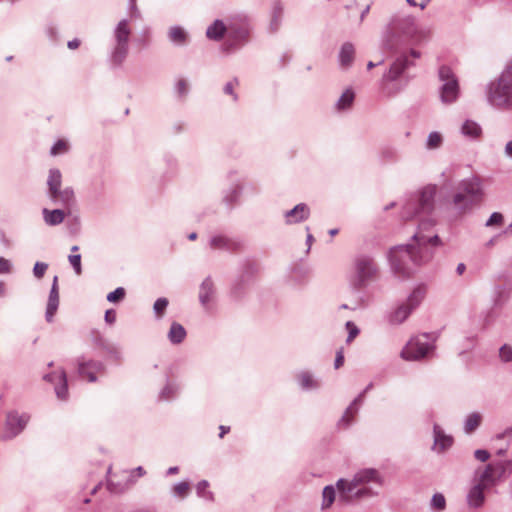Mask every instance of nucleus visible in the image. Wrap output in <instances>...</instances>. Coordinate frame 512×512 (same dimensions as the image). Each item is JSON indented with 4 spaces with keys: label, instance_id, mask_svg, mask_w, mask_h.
Segmentation results:
<instances>
[{
    "label": "nucleus",
    "instance_id": "38",
    "mask_svg": "<svg viewBox=\"0 0 512 512\" xmlns=\"http://www.w3.org/2000/svg\"><path fill=\"white\" fill-rule=\"evenodd\" d=\"M322 508H329L336 499V490L334 486L328 485L323 489Z\"/></svg>",
    "mask_w": 512,
    "mask_h": 512
},
{
    "label": "nucleus",
    "instance_id": "45",
    "mask_svg": "<svg viewBox=\"0 0 512 512\" xmlns=\"http://www.w3.org/2000/svg\"><path fill=\"white\" fill-rule=\"evenodd\" d=\"M431 507L436 511H443L446 507L444 495L441 493H435L431 499Z\"/></svg>",
    "mask_w": 512,
    "mask_h": 512
},
{
    "label": "nucleus",
    "instance_id": "48",
    "mask_svg": "<svg viewBox=\"0 0 512 512\" xmlns=\"http://www.w3.org/2000/svg\"><path fill=\"white\" fill-rule=\"evenodd\" d=\"M125 294V289L123 287H118L107 295V300L112 303H118L124 299Z\"/></svg>",
    "mask_w": 512,
    "mask_h": 512
},
{
    "label": "nucleus",
    "instance_id": "39",
    "mask_svg": "<svg viewBox=\"0 0 512 512\" xmlns=\"http://www.w3.org/2000/svg\"><path fill=\"white\" fill-rule=\"evenodd\" d=\"M209 483L206 480H201L196 486L197 495L207 501H213L214 495L208 490Z\"/></svg>",
    "mask_w": 512,
    "mask_h": 512
},
{
    "label": "nucleus",
    "instance_id": "15",
    "mask_svg": "<svg viewBox=\"0 0 512 512\" xmlns=\"http://www.w3.org/2000/svg\"><path fill=\"white\" fill-rule=\"evenodd\" d=\"M59 306V288H58V276H54L51 290L48 297L45 318L47 322H52L53 317Z\"/></svg>",
    "mask_w": 512,
    "mask_h": 512
},
{
    "label": "nucleus",
    "instance_id": "13",
    "mask_svg": "<svg viewBox=\"0 0 512 512\" xmlns=\"http://www.w3.org/2000/svg\"><path fill=\"white\" fill-rule=\"evenodd\" d=\"M105 366L99 361H84L78 360V373L82 378H87L89 382H95L97 380L95 374L102 373Z\"/></svg>",
    "mask_w": 512,
    "mask_h": 512
},
{
    "label": "nucleus",
    "instance_id": "56",
    "mask_svg": "<svg viewBox=\"0 0 512 512\" xmlns=\"http://www.w3.org/2000/svg\"><path fill=\"white\" fill-rule=\"evenodd\" d=\"M11 271V263L9 260L0 257V274L9 273Z\"/></svg>",
    "mask_w": 512,
    "mask_h": 512
},
{
    "label": "nucleus",
    "instance_id": "59",
    "mask_svg": "<svg viewBox=\"0 0 512 512\" xmlns=\"http://www.w3.org/2000/svg\"><path fill=\"white\" fill-rule=\"evenodd\" d=\"M366 305H367L366 300H365L364 298H360V299L357 301V303H356V305H355V306L350 307V306H348L347 304H342V305L340 306V309H351V310H355V309H357V308H359V307H364V306H366Z\"/></svg>",
    "mask_w": 512,
    "mask_h": 512
},
{
    "label": "nucleus",
    "instance_id": "2",
    "mask_svg": "<svg viewBox=\"0 0 512 512\" xmlns=\"http://www.w3.org/2000/svg\"><path fill=\"white\" fill-rule=\"evenodd\" d=\"M382 484L379 472L373 468L359 470L352 479L341 478L336 482L338 501L351 503L375 495L373 486Z\"/></svg>",
    "mask_w": 512,
    "mask_h": 512
},
{
    "label": "nucleus",
    "instance_id": "43",
    "mask_svg": "<svg viewBox=\"0 0 512 512\" xmlns=\"http://www.w3.org/2000/svg\"><path fill=\"white\" fill-rule=\"evenodd\" d=\"M499 359L502 363H511L512 362V346L509 344H503L499 348L498 353Z\"/></svg>",
    "mask_w": 512,
    "mask_h": 512
},
{
    "label": "nucleus",
    "instance_id": "64",
    "mask_svg": "<svg viewBox=\"0 0 512 512\" xmlns=\"http://www.w3.org/2000/svg\"><path fill=\"white\" fill-rule=\"evenodd\" d=\"M465 269H466L465 264H464V263H459V264L457 265L456 272H457L459 275H461V274H463V273H464Z\"/></svg>",
    "mask_w": 512,
    "mask_h": 512
},
{
    "label": "nucleus",
    "instance_id": "51",
    "mask_svg": "<svg viewBox=\"0 0 512 512\" xmlns=\"http://www.w3.org/2000/svg\"><path fill=\"white\" fill-rule=\"evenodd\" d=\"M102 348L110 354L114 359L119 360L121 358V352L118 347L111 343H105L103 342L101 344Z\"/></svg>",
    "mask_w": 512,
    "mask_h": 512
},
{
    "label": "nucleus",
    "instance_id": "5",
    "mask_svg": "<svg viewBox=\"0 0 512 512\" xmlns=\"http://www.w3.org/2000/svg\"><path fill=\"white\" fill-rule=\"evenodd\" d=\"M416 32L415 18L411 15L395 16L383 39V47L390 52H397Z\"/></svg>",
    "mask_w": 512,
    "mask_h": 512
},
{
    "label": "nucleus",
    "instance_id": "36",
    "mask_svg": "<svg viewBox=\"0 0 512 512\" xmlns=\"http://www.w3.org/2000/svg\"><path fill=\"white\" fill-rule=\"evenodd\" d=\"M228 36L231 38L235 43L244 42L248 37V29L244 26L241 27H233L230 26L228 28Z\"/></svg>",
    "mask_w": 512,
    "mask_h": 512
},
{
    "label": "nucleus",
    "instance_id": "42",
    "mask_svg": "<svg viewBox=\"0 0 512 512\" xmlns=\"http://www.w3.org/2000/svg\"><path fill=\"white\" fill-rule=\"evenodd\" d=\"M190 491V485L186 481L179 482L175 484L172 488V493L174 496L179 498H185Z\"/></svg>",
    "mask_w": 512,
    "mask_h": 512
},
{
    "label": "nucleus",
    "instance_id": "62",
    "mask_svg": "<svg viewBox=\"0 0 512 512\" xmlns=\"http://www.w3.org/2000/svg\"><path fill=\"white\" fill-rule=\"evenodd\" d=\"M504 154L508 158H512V140L508 141L504 148Z\"/></svg>",
    "mask_w": 512,
    "mask_h": 512
},
{
    "label": "nucleus",
    "instance_id": "55",
    "mask_svg": "<svg viewBox=\"0 0 512 512\" xmlns=\"http://www.w3.org/2000/svg\"><path fill=\"white\" fill-rule=\"evenodd\" d=\"M474 456L478 461L486 462L490 457V453L487 450L478 449L474 452Z\"/></svg>",
    "mask_w": 512,
    "mask_h": 512
},
{
    "label": "nucleus",
    "instance_id": "46",
    "mask_svg": "<svg viewBox=\"0 0 512 512\" xmlns=\"http://www.w3.org/2000/svg\"><path fill=\"white\" fill-rule=\"evenodd\" d=\"M504 217L500 212H493L485 223L486 227H499L503 224Z\"/></svg>",
    "mask_w": 512,
    "mask_h": 512
},
{
    "label": "nucleus",
    "instance_id": "19",
    "mask_svg": "<svg viewBox=\"0 0 512 512\" xmlns=\"http://www.w3.org/2000/svg\"><path fill=\"white\" fill-rule=\"evenodd\" d=\"M434 434V449L441 453L448 448H450L453 444V438L450 435L445 434V432L441 429V427L437 424L433 427Z\"/></svg>",
    "mask_w": 512,
    "mask_h": 512
},
{
    "label": "nucleus",
    "instance_id": "12",
    "mask_svg": "<svg viewBox=\"0 0 512 512\" xmlns=\"http://www.w3.org/2000/svg\"><path fill=\"white\" fill-rule=\"evenodd\" d=\"M43 379L45 381L51 382L54 384L55 393L57 398L60 400H66L68 396V387H67V376L64 370H61L59 373L53 372L44 375Z\"/></svg>",
    "mask_w": 512,
    "mask_h": 512
},
{
    "label": "nucleus",
    "instance_id": "61",
    "mask_svg": "<svg viewBox=\"0 0 512 512\" xmlns=\"http://www.w3.org/2000/svg\"><path fill=\"white\" fill-rule=\"evenodd\" d=\"M107 488L111 493H120L123 491L122 488H118L112 481H108Z\"/></svg>",
    "mask_w": 512,
    "mask_h": 512
},
{
    "label": "nucleus",
    "instance_id": "10",
    "mask_svg": "<svg viewBox=\"0 0 512 512\" xmlns=\"http://www.w3.org/2000/svg\"><path fill=\"white\" fill-rule=\"evenodd\" d=\"M419 57L420 52L414 49H411L408 54L403 53L399 55L391 64L389 70L383 75V79L386 81H396L409 67L414 65L410 58L418 59Z\"/></svg>",
    "mask_w": 512,
    "mask_h": 512
},
{
    "label": "nucleus",
    "instance_id": "11",
    "mask_svg": "<svg viewBox=\"0 0 512 512\" xmlns=\"http://www.w3.org/2000/svg\"><path fill=\"white\" fill-rule=\"evenodd\" d=\"M30 416L26 413L19 414L11 411L6 416L5 435L6 439H12L19 435L26 427Z\"/></svg>",
    "mask_w": 512,
    "mask_h": 512
},
{
    "label": "nucleus",
    "instance_id": "18",
    "mask_svg": "<svg viewBox=\"0 0 512 512\" xmlns=\"http://www.w3.org/2000/svg\"><path fill=\"white\" fill-rule=\"evenodd\" d=\"M48 196L54 204L61 205L63 207H70L75 200L74 191L71 187H66L64 189L59 188L55 190V194L51 192Z\"/></svg>",
    "mask_w": 512,
    "mask_h": 512
},
{
    "label": "nucleus",
    "instance_id": "22",
    "mask_svg": "<svg viewBox=\"0 0 512 512\" xmlns=\"http://www.w3.org/2000/svg\"><path fill=\"white\" fill-rule=\"evenodd\" d=\"M487 488L482 484L475 483L468 492L467 503L471 508H479L483 505L485 500L484 491Z\"/></svg>",
    "mask_w": 512,
    "mask_h": 512
},
{
    "label": "nucleus",
    "instance_id": "21",
    "mask_svg": "<svg viewBox=\"0 0 512 512\" xmlns=\"http://www.w3.org/2000/svg\"><path fill=\"white\" fill-rule=\"evenodd\" d=\"M214 294V283L211 277H207L203 280L199 288V301L205 309H208L209 304L214 297Z\"/></svg>",
    "mask_w": 512,
    "mask_h": 512
},
{
    "label": "nucleus",
    "instance_id": "27",
    "mask_svg": "<svg viewBox=\"0 0 512 512\" xmlns=\"http://www.w3.org/2000/svg\"><path fill=\"white\" fill-rule=\"evenodd\" d=\"M412 309L406 304L403 303L399 305L390 315L389 322L393 325H398L403 323L409 315L412 313Z\"/></svg>",
    "mask_w": 512,
    "mask_h": 512
},
{
    "label": "nucleus",
    "instance_id": "8",
    "mask_svg": "<svg viewBox=\"0 0 512 512\" xmlns=\"http://www.w3.org/2000/svg\"><path fill=\"white\" fill-rule=\"evenodd\" d=\"M438 77L441 82L439 88L441 102L444 104L454 103L458 99L460 92L456 75L450 67L443 65L438 70Z\"/></svg>",
    "mask_w": 512,
    "mask_h": 512
},
{
    "label": "nucleus",
    "instance_id": "14",
    "mask_svg": "<svg viewBox=\"0 0 512 512\" xmlns=\"http://www.w3.org/2000/svg\"><path fill=\"white\" fill-rule=\"evenodd\" d=\"M504 473V464H489L486 468L481 472L476 483L482 484V486L488 488L493 485L496 481L497 477H500Z\"/></svg>",
    "mask_w": 512,
    "mask_h": 512
},
{
    "label": "nucleus",
    "instance_id": "25",
    "mask_svg": "<svg viewBox=\"0 0 512 512\" xmlns=\"http://www.w3.org/2000/svg\"><path fill=\"white\" fill-rule=\"evenodd\" d=\"M426 293H427L426 286L423 285V284L418 285L417 287H415L413 289V291L408 296V298H407L405 303L412 310H415L421 304V302L424 300V298L426 296Z\"/></svg>",
    "mask_w": 512,
    "mask_h": 512
},
{
    "label": "nucleus",
    "instance_id": "47",
    "mask_svg": "<svg viewBox=\"0 0 512 512\" xmlns=\"http://www.w3.org/2000/svg\"><path fill=\"white\" fill-rule=\"evenodd\" d=\"M178 387L175 384L168 383L160 392V399L169 400L171 399L177 392Z\"/></svg>",
    "mask_w": 512,
    "mask_h": 512
},
{
    "label": "nucleus",
    "instance_id": "7",
    "mask_svg": "<svg viewBox=\"0 0 512 512\" xmlns=\"http://www.w3.org/2000/svg\"><path fill=\"white\" fill-rule=\"evenodd\" d=\"M435 338L428 333H423L409 340L401 351V358L406 361H418L429 355L434 349Z\"/></svg>",
    "mask_w": 512,
    "mask_h": 512
},
{
    "label": "nucleus",
    "instance_id": "54",
    "mask_svg": "<svg viewBox=\"0 0 512 512\" xmlns=\"http://www.w3.org/2000/svg\"><path fill=\"white\" fill-rule=\"evenodd\" d=\"M238 84V80L235 78L233 81H230L224 86V93L233 96V99L237 100V94L234 93V87Z\"/></svg>",
    "mask_w": 512,
    "mask_h": 512
},
{
    "label": "nucleus",
    "instance_id": "53",
    "mask_svg": "<svg viewBox=\"0 0 512 512\" xmlns=\"http://www.w3.org/2000/svg\"><path fill=\"white\" fill-rule=\"evenodd\" d=\"M68 149L67 143L63 140H58L51 148V155H58L60 153L66 152Z\"/></svg>",
    "mask_w": 512,
    "mask_h": 512
},
{
    "label": "nucleus",
    "instance_id": "63",
    "mask_svg": "<svg viewBox=\"0 0 512 512\" xmlns=\"http://www.w3.org/2000/svg\"><path fill=\"white\" fill-rule=\"evenodd\" d=\"M80 45V41L78 39H73L71 41L68 42L67 46L69 49H76L78 48Z\"/></svg>",
    "mask_w": 512,
    "mask_h": 512
},
{
    "label": "nucleus",
    "instance_id": "49",
    "mask_svg": "<svg viewBox=\"0 0 512 512\" xmlns=\"http://www.w3.org/2000/svg\"><path fill=\"white\" fill-rule=\"evenodd\" d=\"M345 327H346V329L348 331V337L346 339V342L350 343V342H352L358 336V334L360 333V330L355 325V323L352 322V321H347L346 324H345Z\"/></svg>",
    "mask_w": 512,
    "mask_h": 512
},
{
    "label": "nucleus",
    "instance_id": "34",
    "mask_svg": "<svg viewBox=\"0 0 512 512\" xmlns=\"http://www.w3.org/2000/svg\"><path fill=\"white\" fill-rule=\"evenodd\" d=\"M355 99V94L352 89H346L338 101L336 102V109L339 111L349 109Z\"/></svg>",
    "mask_w": 512,
    "mask_h": 512
},
{
    "label": "nucleus",
    "instance_id": "17",
    "mask_svg": "<svg viewBox=\"0 0 512 512\" xmlns=\"http://www.w3.org/2000/svg\"><path fill=\"white\" fill-rule=\"evenodd\" d=\"M209 245L211 249L225 251H237L241 247V243L239 241L223 235H216L211 237Z\"/></svg>",
    "mask_w": 512,
    "mask_h": 512
},
{
    "label": "nucleus",
    "instance_id": "3",
    "mask_svg": "<svg viewBox=\"0 0 512 512\" xmlns=\"http://www.w3.org/2000/svg\"><path fill=\"white\" fill-rule=\"evenodd\" d=\"M486 96L491 106L501 110H512V61L497 80L487 85Z\"/></svg>",
    "mask_w": 512,
    "mask_h": 512
},
{
    "label": "nucleus",
    "instance_id": "31",
    "mask_svg": "<svg viewBox=\"0 0 512 512\" xmlns=\"http://www.w3.org/2000/svg\"><path fill=\"white\" fill-rule=\"evenodd\" d=\"M168 38L172 43L182 46L188 41V33L181 26H172L168 31Z\"/></svg>",
    "mask_w": 512,
    "mask_h": 512
},
{
    "label": "nucleus",
    "instance_id": "40",
    "mask_svg": "<svg viewBox=\"0 0 512 512\" xmlns=\"http://www.w3.org/2000/svg\"><path fill=\"white\" fill-rule=\"evenodd\" d=\"M174 90H175L176 95L179 98H181V99L185 98L189 92L188 81L184 78L178 79L174 85Z\"/></svg>",
    "mask_w": 512,
    "mask_h": 512
},
{
    "label": "nucleus",
    "instance_id": "35",
    "mask_svg": "<svg viewBox=\"0 0 512 512\" xmlns=\"http://www.w3.org/2000/svg\"><path fill=\"white\" fill-rule=\"evenodd\" d=\"M482 416L480 413L473 412L466 417L464 431L467 434L474 432L481 424Z\"/></svg>",
    "mask_w": 512,
    "mask_h": 512
},
{
    "label": "nucleus",
    "instance_id": "60",
    "mask_svg": "<svg viewBox=\"0 0 512 512\" xmlns=\"http://www.w3.org/2000/svg\"><path fill=\"white\" fill-rule=\"evenodd\" d=\"M344 363V355L342 350L338 351L336 354L334 366L336 369L340 368Z\"/></svg>",
    "mask_w": 512,
    "mask_h": 512
},
{
    "label": "nucleus",
    "instance_id": "16",
    "mask_svg": "<svg viewBox=\"0 0 512 512\" xmlns=\"http://www.w3.org/2000/svg\"><path fill=\"white\" fill-rule=\"evenodd\" d=\"M373 387V384L372 383H369L367 385V387L353 400V402L350 404V406L346 409V411L344 412L342 418L340 419L339 421V425H343L345 427L349 426L352 421H353V417L357 414L358 412V407L362 401H363V398L365 396V394Z\"/></svg>",
    "mask_w": 512,
    "mask_h": 512
},
{
    "label": "nucleus",
    "instance_id": "28",
    "mask_svg": "<svg viewBox=\"0 0 512 512\" xmlns=\"http://www.w3.org/2000/svg\"><path fill=\"white\" fill-rule=\"evenodd\" d=\"M228 31V28L221 20H215L206 30L207 38L219 41L223 38L224 34Z\"/></svg>",
    "mask_w": 512,
    "mask_h": 512
},
{
    "label": "nucleus",
    "instance_id": "6",
    "mask_svg": "<svg viewBox=\"0 0 512 512\" xmlns=\"http://www.w3.org/2000/svg\"><path fill=\"white\" fill-rule=\"evenodd\" d=\"M483 197L482 180L479 176H471L461 180L457 192L453 196L454 206L462 212L471 209Z\"/></svg>",
    "mask_w": 512,
    "mask_h": 512
},
{
    "label": "nucleus",
    "instance_id": "57",
    "mask_svg": "<svg viewBox=\"0 0 512 512\" xmlns=\"http://www.w3.org/2000/svg\"><path fill=\"white\" fill-rule=\"evenodd\" d=\"M240 190L238 187L234 188L229 195H226L224 200L228 204H232L239 196Z\"/></svg>",
    "mask_w": 512,
    "mask_h": 512
},
{
    "label": "nucleus",
    "instance_id": "52",
    "mask_svg": "<svg viewBox=\"0 0 512 512\" xmlns=\"http://www.w3.org/2000/svg\"><path fill=\"white\" fill-rule=\"evenodd\" d=\"M48 269V264L44 262H36L33 267V274L37 279H41Z\"/></svg>",
    "mask_w": 512,
    "mask_h": 512
},
{
    "label": "nucleus",
    "instance_id": "50",
    "mask_svg": "<svg viewBox=\"0 0 512 512\" xmlns=\"http://www.w3.org/2000/svg\"><path fill=\"white\" fill-rule=\"evenodd\" d=\"M68 260L73 267L75 273L77 275H80L82 273V267H81V255L80 254H71L68 257Z\"/></svg>",
    "mask_w": 512,
    "mask_h": 512
},
{
    "label": "nucleus",
    "instance_id": "44",
    "mask_svg": "<svg viewBox=\"0 0 512 512\" xmlns=\"http://www.w3.org/2000/svg\"><path fill=\"white\" fill-rule=\"evenodd\" d=\"M442 135L438 132H431L427 137L426 146L428 149L439 148L442 144Z\"/></svg>",
    "mask_w": 512,
    "mask_h": 512
},
{
    "label": "nucleus",
    "instance_id": "33",
    "mask_svg": "<svg viewBox=\"0 0 512 512\" xmlns=\"http://www.w3.org/2000/svg\"><path fill=\"white\" fill-rule=\"evenodd\" d=\"M62 183V174L59 169L53 168L49 170V175L47 179L48 185V194L53 192L55 194V190L61 188Z\"/></svg>",
    "mask_w": 512,
    "mask_h": 512
},
{
    "label": "nucleus",
    "instance_id": "1",
    "mask_svg": "<svg viewBox=\"0 0 512 512\" xmlns=\"http://www.w3.org/2000/svg\"><path fill=\"white\" fill-rule=\"evenodd\" d=\"M435 194L436 186L428 185L412 196L403 208L402 217L405 220L418 217L419 224L413 235V244L399 245L390 249L391 267L399 277H409L414 267L429 262L433 258V247L441 245L437 234L428 233L435 225V219L431 216Z\"/></svg>",
    "mask_w": 512,
    "mask_h": 512
},
{
    "label": "nucleus",
    "instance_id": "23",
    "mask_svg": "<svg viewBox=\"0 0 512 512\" xmlns=\"http://www.w3.org/2000/svg\"><path fill=\"white\" fill-rule=\"evenodd\" d=\"M400 159V150L394 145H385L379 151V160L382 164H395L399 162Z\"/></svg>",
    "mask_w": 512,
    "mask_h": 512
},
{
    "label": "nucleus",
    "instance_id": "32",
    "mask_svg": "<svg viewBox=\"0 0 512 512\" xmlns=\"http://www.w3.org/2000/svg\"><path fill=\"white\" fill-rule=\"evenodd\" d=\"M283 10L284 9H283V5L281 4V2L276 1L273 4L272 17H271V21H270V30L272 32L278 31V29L281 25L282 17H283Z\"/></svg>",
    "mask_w": 512,
    "mask_h": 512
},
{
    "label": "nucleus",
    "instance_id": "24",
    "mask_svg": "<svg viewBox=\"0 0 512 512\" xmlns=\"http://www.w3.org/2000/svg\"><path fill=\"white\" fill-rule=\"evenodd\" d=\"M355 56V48L352 43L346 42L342 45L339 52V63L341 68L348 69L353 61Z\"/></svg>",
    "mask_w": 512,
    "mask_h": 512
},
{
    "label": "nucleus",
    "instance_id": "9",
    "mask_svg": "<svg viewBox=\"0 0 512 512\" xmlns=\"http://www.w3.org/2000/svg\"><path fill=\"white\" fill-rule=\"evenodd\" d=\"M130 34L128 21L121 20L114 30L115 46L111 53V61L116 66L121 65L128 55Z\"/></svg>",
    "mask_w": 512,
    "mask_h": 512
},
{
    "label": "nucleus",
    "instance_id": "58",
    "mask_svg": "<svg viewBox=\"0 0 512 512\" xmlns=\"http://www.w3.org/2000/svg\"><path fill=\"white\" fill-rule=\"evenodd\" d=\"M105 322L112 325L116 321V312L112 309H109L105 312Z\"/></svg>",
    "mask_w": 512,
    "mask_h": 512
},
{
    "label": "nucleus",
    "instance_id": "29",
    "mask_svg": "<svg viewBox=\"0 0 512 512\" xmlns=\"http://www.w3.org/2000/svg\"><path fill=\"white\" fill-rule=\"evenodd\" d=\"M167 337L172 344H180L186 337V330L180 323L173 322L170 326Z\"/></svg>",
    "mask_w": 512,
    "mask_h": 512
},
{
    "label": "nucleus",
    "instance_id": "41",
    "mask_svg": "<svg viewBox=\"0 0 512 512\" xmlns=\"http://www.w3.org/2000/svg\"><path fill=\"white\" fill-rule=\"evenodd\" d=\"M169 304V301L165 297L158 298L154 305L153 310L157 319H161L165 313V310Z\"/></svg>",
    "mask_w": 512,
    "mask_h": 512
},
{
    "label": "nucleus",
    "instance_id": "26",
    "mask_svg": "<svg viewBox=\"0 0 512 512\" xmlns=\"http://www.w3.org/2000/svg\"><path fill=\"white\" fill-rule=\"evenodd\" d=\"M460 131L463 136L473 140L479 139L482 135L481 126L473 120L464 121Z\"/></svg>",
    "mask_w": 512,
    "mask_h": 512
},
{
    "label": "nucleus",
    "instance_id": "4",
    "mask_svg": "<svg viewBox=\"0 0 512 512\" xmlns=\"http://www.w3.org/2000/svg\"><path fill=\"white\" fill-rule=\"evenodd\" d=\"M380 268L368 254L356 255L352 261L349 282L354 290H363L379 278Z\"/></svg>",
    "mask_w": 512,
    "mask_h": 512
},
{
    "label": "nucleus",
    "instance_id": "37",
    "mask_svg": "<svg viewBox=\"0 0 512 512\" xmlns=\"http://www.w3.org/2000/svg\"><path fill=\"white\" fill-rule=\"evenodd\" d=\"M298 381L300 386L305 390L316 389L319 387L318 382L309 372H301L298 375Z\"/></svg>",
    "mask_w": 512,
    "mask_h": 512
},
{
    "label": "nucleus",
    "instance_id": "30",
    "mask_svg": "<svg viewBox=\"0 0 512 512\" xmlns=\"http://www.w3.org/2000/svg\"><path fill=\"white\" fill-rule=\"evenodd\" d=\"M43 218L47 225L56 226L64 221L65 213L61 209L48 210L44 208Z\"/></svg>",
    "mask_w": 512,
    "mask_h": 512
},
{
    "label": "nucleus",
    "instance_id": "20",
    "mask_svg": "<svg viewBox=\"0 0 512 512\" xmlns=\"http://www.w3.org/2000/svg\"><path fill=\"white\" fill-rule=\"evenodd\" d=\"M310 209L304 204H297L293 209L285 213L286 223L294 224L306 220L309 217Z\"/></svg>",
    "mask_w": 512,
    "mask_h": 512
}]
</instances>
